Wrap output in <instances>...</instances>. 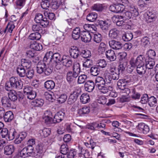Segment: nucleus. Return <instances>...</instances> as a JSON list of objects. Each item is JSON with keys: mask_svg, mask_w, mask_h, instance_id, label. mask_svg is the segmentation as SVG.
<instances>
[{"mask_svg": "<svg viewBox=\"0 0 158 158\" xmlns=\"http://www.w3.org/2000/svg\"><path fill=\"white\" fill-rule=\"evenodd\" d=\"M116 25L118 26H123V28L124 29H128L131 27L130 26L128 25L123 20H117Z\"/></svg>", "mask_w": 158, "mask_h": 158, "instance_id": "6e6d98bb", "label": "nucleus"}, {"mask_svg": "<svg viewBox=\"0 0 158 158\" xmlns=\"http://www.w3.org/2000/svg\"><path fill=\"white\" fill-rule=\"evenodd\" d=\"M106 45L104 43L102 42L100 43L98 47V51L101 53H102L104 52L106 49Z\"/></svg>", "mask_w": 158, "mask_h": 158, "instance_id": "774afa93", "label": "nucleus"}, {"mask_svg": "<svg viewBox=\"0 0 158 158\" xmlns=\"http://www.w3.org/2000/svg\"><path fill=\"white\" fill-rule=\"evenodd\" d=\"M63 65L67 67L72 66L73 61L68 56H63L62 58V61Z\"/></svg>", "mask_w": 158, "mask_h": 158, "instance_id": "f8f14e48", "label": "nucleus"}, {"mask_svg": "<svg viewBox=\"0 0 158 158\" xmlns=\"http://www.w3.org/2000/svg\"><path fill=\"white\" fill-rule=\"evenodd\" d=\"M30 48L35 50L39 51L43 49L42 45L40 43H38L36 41L31 42L30 45Z\"/></svg>", "mask_w": 158, "mask_h": 158, "instance_id": "a211bd4d", "label": "nucleus"}, {"mask_svg": "<svg viewBox=\"0 0 158 158\" xmlns=\"http://www.w3.org/2000/svg\"><path fill=\"white\" fill-rule=\"evenodd\" d=\"M87 77L85 74L81 75L79 76L77 80V83L78 84H83L85 82L87 79Z\"/></svg>", "mask_w": 158, "mask_h": 158, "instance_id": "13d9d810", "label": "nucleus"}, {"mask_svg": "<svg viewBox=\"0 0 158 158\" xmlns=\"http://www.w3.org/2000/svg\"><path fill=\"white\" fill-rule=\"evenodd\" d=\"M52 114L50 111H47L45 113V116L43 117L45 123L47 124H50L53 121Z\"/></svg>", "mask_w": 158, "mask_h": 158, "instance_id": "f3484780", "label": "nucleus"}, {"mask_svg": "<svg viewBox=\"0 0 158 158\" xmlns=\"http://www.w3.org/2000/svg\"><path fill=\"white\" fill-rule=\"evenodd\" d=\"M98 25L104 31H106L108 30L110 25V24L107 23V21L102 20L99 21Z\"/></svg>", "mask_w": 158, "mask_h": 158, "instance_id": "5701e85b", "label": "nucleus"}, {"mask_svg": "<svg viewBox=\"0 0 158 158\" xmlns=\"http://www.w3.org/2000/svg\"><path fill=\"white\" fill-rule=\"evenodd\" d=\"M1 102L2 106L4 107L10 108L11 106L12 102L7 97H2L1 98Z\"/></svg>", "mask_w": 158, "mask_h": 158, "instance_id": "4468645a", "label": "nucleus"}, {"mask_svg": "<svg viewBox=\"0 0 158 158\" xmlns=\"http://www.w3.org/2000/svg\"><path fill=\"white\" fill-rule=\"evenodd\" d=\"M67 98L65 94H63L57 98V101L60 103H63L66 101Z\"/></svg>", "mask_w": 158, "mask_h": 158, "instance_id": "69168bd1", "label": "nucleus"}, {"mask_svg": "<svg viewBox=\"0 0 158 158\" xmlns=\"http://www.w3.org/2000/svg\"><path fill=\"white\" fill-rule=\"evenodd\" d=\"M98 126L97 124V122H93L87 125L86 128L91 130H97V126Z\"/></svg>", "mask_w": 158, "mask_h": 158, "instance_id": "680f3d73", "label": "nucleus"}, {"mask_svg": "<svg viewBox=\"0 0 158 158\" xmlns=\"http://www.w3.org/2000/svg\"><path fill=\"white\" fill-rule=\"evenodd\" d=\"M27 156H34V148L31 145H28L27 146Z\"/></svg>", "mask_w": 158, "mask_h": 158, "instance_id": "bf43d9fd", "label": "nucleus"}, {"mask_svg": "<svg viewBox=\"0 0 158 158\" xmlns=\"http://www.w3.org/2000/svg\"><path fill=\"white\" fill-rule=\"evenodd\" d=\"M80 30L79 27H76L73 31L72 36L75 40H77L81 36Z\"/></svg>", "mask_w": 158, "mask_h": 158, "instance_id": "bb28decb", "label": "nucleus"}, {"mask_svg": "<svg viewBox=\"0 0 158 158\" xmlns=\"http://www.w3.org/2000/svg\"><path fill=\"white\" fill-rule=\"evenodd\" d=\"M15 27V26L13 23L12 22L9 23L4 30V33L6 34L8 33H11Z\"/></svg>", "mask_w": 158, "mask_h": 158, "instance_id": "c756f323", "label": "nucleus"}, {"mask_svg": "<svg viewBox=\"0 0 158 158\" xmlns=\"http://www.w3.org/2000/svg\"><path fill=\"white\" fill-rule=\"evenodd\" d=\"M98 15L97 13L92 12L89 13L86 17V19L89 22H94L97 18Z\"/></svg>", "mask_w": 158, "mask_h": 158, "instance_id": "72a5a7b5", "label": "nucleus"}, {"mask_svg": "<svg viewBox=\"0 0 158 158\" xmlns=\"http://www.w3.org/2000/svg\"><path fill=\"white\" fill-rule=\"evenodd\" d=\"M92 8L98 11H102L104 9V6L102 4H96L92 6Z\"/></svg>", "mask_w": 158, "mask_h": 158, "instance_id": "864d4df0", "label": "nucleus"}, {"mask_svg": "<svg viewBox=\"0 0 158 158\" xmlns=\"http://www.w3.org/2000/svg\"><path fill=\"white\" fill-rule=\"evenodd\" d=\"M3 118L5 122H10L14 118L13 113L11 111H7L5 112Z\"/></svg>", "mask_w": 158, "mask_h": 158, "instance_id": "2eb2a0df", "label": "nucleus"}, {"mask_svg": "<svg viewBox=\"0 0 158 158\" xmlns=\"http://www.w3.org/2000/svg\"><path fill=\"white\" fill-rule=\"evenodd\" d=\"M128 10L132 14V16L133 17L137 16L139 15V13L137 9L134 6H131Z\"/></svg>", "mask_w": 158, "mask_h": 158, "instance_id": "052dcab7", "label": "nucleus"}, {"mask_svg": "<svg viewBox=\"0 0 158 158\" xmlns=\"http://www.w3.org/2000/svg\"><path fill=\"white\" fill-rule=\"evenodd\" d=\"M27 133L25 132H22L19 135L18 137L16 138L14 141L15 144H18L21 142L27 136Z\"/></svg>", "mask_w": 158, "mask_h": 158, "instance_id": "cd10ccee", "label": "nucleus"}, {"mask_svg": "<svg viewBox=\"0 0 158 158\" xmlns=\"http://www.w3.org/2000/svg\"><path fill=\"white\" fill-rule=\"evenodd\" d=\"M80 100L82 103L85 104L90 101L89 96L86 93L83 94L80 97Z\"/></svg>", "mask_w": 158, "mask_h": 158, "instance_id": "473e14b6", "label": "nucleus"}, {"mask_svg": "<svg viewBox=\"0 0 158 158\" xmlns=\"http://www.w3.org/2000/svg\"><path fill=\"white\" fill-rule=\"evenodd\" d=\"M81 38L82 41L87 43L90 41L92 36L89 32L84 31L81 32Z\"/></svg>", "mask_w": 158, "mask_h": 158, "instance_id": "6e6552de", "label": "nucleus"}, {"mask_svg": "<svg viewBox=\"0 0 158 158\" xmlns=\"http://www.w3.org/2000/svg\"><path fill=\"white\" fill-rule=\"evenodd\" d=\"M22 81L16 77H12L10 78L9 81L7 82L5 85V89L9 91L12 89H20L23 87Z\"/></svg>", "mask_w": 158, "mask_h": 158, "instance_id": "f257e3e1", "label": "nucleus"}, {"mask_svg": "<svg viewBox=\"0 0 158 158\" xmlns=\"http://www.w3.org/2000/svg\"><path fill=\"white\" fill-rule=\"evenodd\" d=\"M69 52L71 57L74 59L77 58L80 55L79 49L74 46L71 47L69 50Z\"/></svg>", "mask_w": 158, "mask_h": 158, "instance_id": "9d476101", "label": "nucleus"}, {"mask_svg": "<svg viewBox=\"0 0 158 158\" xmlns=\"http://www.w3.org/2000/svg\"><path fill=\"white\" fill-rule=\"evenodd\" d=\"M109 44L110 48L116 50L121 49L123 46V44L121 42L114 40L110 41Z\"/></svg>", "mask_w": 158, "mask_h": 158, "instance_id": "20e7f679", "label": "nucleus"}, {"mask_svg": "<svg viewBox=\"0 0 158 158\" xmlns=\"http://www.w3.org/2000/svg\"><path fill=\"white\" fill-rule=\"evenodd\" d=\"M131 82L130 79L127 80L126 79L119 80L118 82L117 85L118 88L121 90L124 89L126 86V83H128Z\"/></svg>", "mask_w": 158, "mask_h": 158, "instance_id": "6ab92c4d", "label": "nucleus"}, {"mask_svg": "<svg viewBox=\"0 0 158 158\" xmlns=\"http://www.w3.org/2000/svg\"><path fill=\"white\" fill-rule=\"evenodd\" d=\"M41 38V35L40 33L36 32L31 34L29 36L28 38L31 40H39Z\"/></svg>", "mask_w": 158, "mask_h": 158, "instance_id": "4c0bfd02", "label": "nucleus"}, {"mask_svg": "<svg viewBox=\"0 0 158 158\" xmlns=\"http://www.w3.org/2000/svg\"><path fill=\"white\" fill-rule=\"evenodd\" d=\"M137 129L140 132L144 134H147L149 131L148 126L143 123H140L136 127Z\"/></svg>", "mask_w": 158, "mask_h": 158, "instance_id": "1a4fd4ad", "label": "nucleus"}, {"mask_svg": "<svg viewBox=\"0 0 158 158\" xmlns=\"http://www.w3.org/2000/svg\"><path fill=\"white\" fill-rule=\"evenodd\" d=\"M65 115V113L61 111L57 112L54 115L53 122L54 123H59L62 121Z\"/></svg>", "mask_w": 158, "mask_h": 158, "instance_id": "0eeeda50", "label": "nucleus"}, {"mask_svg": "<svg viewBox=\"0 0 158 158\" xmlns=\"http://www.w3.org/2000/svg\"><path fill=\"white\" fill-rule=\"evenodd\" d=\"M147 69L145 65H139L136 67L137 73L139 75L142 76L146 73Z\"/></svg>", "mask_w": 158, "mask_h": 158, "instance_id": "f704fd0d", "label": "nucleus"}, {"mask_svg": "<svg viewBox=\"0 0 158 158\" xmlns=\"http://www.w3.org/2000/svg\"><path fill=\"white\" fill-rule=\"evenodd\" d=\"M34 75V71L32 69H28L26 71V77L29 79L32 78Z\"/></svg>", "mask_w": 158, "mask_h": 158, "instance_id": "603ef678", "label": "nucleus"}, {"mask_svg": "<svg viewBox=\"0 0 158 158\" xmlns=\"http://www.w3.org/2000/svg\"><path fill=\"white\" fill-rule=\"evenodd\" d=\"M20 65L24 68L29 69L31 65V62L29 60L23 59L21 60V65Z\"/></svg>", "mask_w": 158, "mask_h": 158, "instance_id": "7c9ffc66", "label": "nucleus"}, {"mask_svg": "<svg viewBox=\"0 0 158 158\" xmlns=\"http://www.w3.org/2000/svg\"><path fill=\"white\" fill-rule=\"evenodd\" d=\"M9 91L10 92L8 94L9 98L12 102L16 101L17 100L18 95L16 92L14 90Z\"/></svg>", "mask_w": 158, "mask_h": 158, "instance_id": "393cba45", "label": "nucleus"}, {"mask_svg": "<svg viewBox=\"0 0 158 158\" xmlns=\"http://www.w3.org/2000/svg\"><path fill=\"white\" fill-rule=\"evenodd\" d=\"M120 74L119 73L116 71L113 73H110V75H105L106 81L108 83H110L112 79L114 80H118L119 78Z\"/></svg>", "mask_w": 158, "mask_h": 158, "instance_id": "7ed1b4c3", "label": "nucleus"}, {"mask_svg": "<svg viewBox=\"0 0 158 158\" xmlns=\"http://www.w3.org/2000/svg\"><path fill=\"white\" fill-rule=\"evenodd\" d=\"M97 87L100 91L102 93L106 94L108 92L107 86L105 85V84L99 85Z\"/></svg>", "mask_w": 158, "mask_h": 158, "instance_id": "4d7b16f0", "label": "nucleus"}, {"mask_svg": "<svg viewBox=\"0 0 158 158\" xmlns=\"http://www.w3.org/2000/svg\"><path fill=\"white\" fill-rule=\"evenodd\" d=\"M78 91V90H76L70 95L68 100V103L69 104H73L76 101L80 95V93Z\"/></svg>", "mask_w": 158, "mask_h": 158, "instance_id": "423d86ee", "label": "nucleus"}, {"mask_svg": "<svg viewBox=\"0 0 158 158\" xmlns=\"http://www.w3.org/2000/svg\"><path fill=\"white\" fill-rule=\"evenodd\" d=\"M16 134V132L15 130H10L7 136V138L9 140H12L15 137V136Z\"/></svg>", "mask_w": 158, "mask_h": 158, "instance_id": "338daca9", "label": "nucleus"}, {"mask_svg": "<svg viewBox=\"0 0 158 158\" xmlns=\"http://www.w3.org/2000/svg\"><path fill=\"white\" fill-rule=\"evenodd\" d=\"M55 86V83L52 80H49L46 81L44 84V87L50 91L54 88Z\"/></svg>", "mask_w": 158, "mask_h": 158, "instance_id": "a878e982", "label": "nucleus"}, {"mask_svg": "<svg viewBox=\"0 0 158 158\" xmlns=\"http://www.w3.org/2000/svg\"><path fill=\"white\" fill-rule=\"evenodd\" d=\"M46 64L44 62H39L36 66V71L38 73L41 74L44 73Z\"/></svg>", "mask_w": 158, "mask_h": 158, "instance_id": "aec40b11", "label": "nucleus"}, {"mask_svg": "<svg viewBox=\"0 0 158 158\" xmlns=\"http://www.w3.org/2000/svg\"><path fill=\"white\" fill-rule=\"evenodd\" d=\"M94 87V83L92 80L87 81L85 84V90L89 92L92 91Z\"/></svg>", "mask_w": 158, "mask_h": 158, "instance_id": "9b49d317", "label": "nucleus"}, {"mask_svg": "<svg viewBox=\"0 0 158 158\" xmlns=\"http://www.w3.org/2000/svg\"><path fill=\"white\" fill-rule=\"evenodd\" d=\"M119 33V31L117 28H112L109 31V36L111 39H116Z\"/></svg>", "mask_w": 158, "mask_h": 158, "instance_id": "b1692460", "label": "nucleus"}, {"mask_svg": "<svg viewBox=\"0 0 158 158\" xmlns=\"http://www.w3.org/2000/svg\"><path fill=\"white\" fill-rule=\"evenodd\" d=\"M148 16V19L147 20V22L150 23L151 22L155 21L156 20L157 18V16L156 15L152 12H149L147 14Z\"/></svg>", "mask_w": 158, "mask_h": 158, "instance_id": "79ce46f5", "label": "nucleus"}, {"mask_svg": "<svg viewBox=\"0 0 158 158\" xmlns=\"http://www.w3.org/2000/svg\"><path fill=\"white\" fill-rule=\"evenodd\" d=\"M155 64V63L153 60L148 59L146 60L145 66L146 67V69H152Z\"/></svg>", "mask_w": 158, "mask_h": 158, "instance_id": "ea45409f", "label": "nucleus"}, {"mask_svg": "<svg viewBox=\"0 0 158 158\" xmlns=\"http://www.w3.org/2000/svg\"><path fill=\"white\" fill-rule=\"evenodd\" d=\"M107 69L108 71L110 72V73H113L114 72L117 71L116 65L114 63L110 64Z\"/></svg>", "mask_w": 158, "mask_h": 158, "instance_id": "0e129e2a", "label": "nucleus"}, {"mask_svg": "<svg viewBox=\"0 0 158 158\" xmlns=\"http://www.w3.org/2000/svg\"><path fill=\"white\" fill-rule=\"evenodd\" d=\"M81 69L80 68V65L78 63H74L73 67V73H75V74H77L79 75Z\"/></svg>", "mask_w": 158, "mask_h": 158, "instance_id": "a18cd8bd", "label": "nucleus"}, {"mask_svg": "<svg viewBox=\"0 0 158 158\" xmlns=\"http://www.w3.org/2000/svg\"><path fill=\"white\" fill-rule=\"evenodd\" d=\"M69 151L68 145L66 144H62L60 148V153L64 155H65L68 153Z\"/></svg>", "mask_w": 158, "mask_h": 158, "instance_id": "09e8293b", "label": "nucleus"}, {"mask_svg": "<svg viewBox=\"0 0 158 158\" xmlns=\"http://www.w3.org/2000/svg\"><path fill=\"white\" fill-rule=\"evenodd\" d=\"M157 103V99L153 96L149 98L148 103L150 107H153L156 106Z\"/></svg>", "mask_w": 158, "mask_h": 158, "instance_id": "37998d69", "label": "nucleus"}, {"mask_svg": "<svg viewBox=\"0 0 158 158\" xmlns=\"http://www.w3.org/2000/svg\"><path fill=\"white\" fill-rule=\"evenodd\" d=\"M15 147L13 145H8L4 148V153L7 155L11 154L14 151Z\"/></svg>", "mask_w": 158, "mask_h": 158, "instance_id": "412c9836", "label": "nucleus"}, {"mask_svg": "<svg viewBox=\"0 0 158 158\" xmlns=\"http://www.w3.org/2000/svg\"><path fill=\"white\" fill-rule=\"evenodd\" d=\"M93 64L92 60L86 59L83 61V66L85 68H89Z\"/></svg>", "mask_w": 158, "mask_h": 158, "instance_id": "de8ad7c7", "label": "nucleus"}, {"mask_svg": "<svg viewBox=\"0 0 158 158\" xmlns=\"http://www.w3.org/2000/svg\"><path fill=\"white\" fill-rule=\"evenodd\" d=\"M26 56L28 58L31 59L33 62L35 63H36L39 60V58L37 56V54L33 51L29 50L27 51Z\"/></svg>", "mask_w": 158, "mask_h": 158, "instance_id": "39448f33", "label": "nucleus"}, {"mask_svg": "<svg viewBox=\"0 0 158 158\" xmlns=\"http://www.w3.org/2000/svg\"><path fill=\"white\" fill-rule=\"evenodd\" d=\"M17 73L21 77H24L26 75V70L25 68L19 65L17 68Z\"/></svg>", "mask_w": 158, "mask_h": 158, "instance_id": "c85d7f7f", "label": "nucleus"}, {"mask_svg": "<svg viewBox=\"0 0 158 158\" xmlns=\"http://www.w3.org/2000/svg\"><path fill=\"white\" fill-rule=\"evenodd\" d=\"M99 69L97 66H93L90 69V73L91 75L96 76L99 73Z\"/></svg>", "mask_w": 158, "mask_h": 158, "instance_id": "49530a36", "label": "nucleus"}, {"mask_svg": "<svg viewBox=\"0 0 158 158\" xmlns=\"http://www.w3.org/2000/svg\"><path fill=\"white\" fill-rule=\"evenodd\" d=\"M44 103V100L41 98L37 99L32 102V105L35 107L42 106Z\"/></svg>", "mask_w": 158, "mask_h": 158, "instance_id": "c03bdc74", "label": "nucleus"}, {"mask_svg": "<svg viewBox=\"0 0 158 158\" xmlns=\"http://www.w3.org/2000/svg\"><path fill=\"white\" fill-rule=\"evenodd\" d=\"M32 30L34 31L40 33V34L44 33V31L42 30V28L41 27L40 25L37 23L33 25Z\"/></svg>", "mask_w": 158, "mask_h": 158, "instance_id": "2f4dec72", "label": "nucleus"}, {"mask_svg": "<svg viewBox=\"0 0 158 158\" xmlns=\"http://www.w3.org/2000/svg\"><path fill=\"white\" fill-rule=\"evenodd\" d=\"M78 76V75L75 74V73L72 71H69L67 73V80L69 83L74 82Z\"/></svg>", "mask_w": 158, "mask_h": 158, "instance_id": "dca6fc26", "label": "nucleus"}, {"mask_svg": "<svg viewBox=\"0 0 158 158\" xmlns=\"http://www.w3.org/2000/svg\"><path fill=\"white\" fill-rule=\"evenodd\" d=\"M36 150L37 153H41V155H42L45 151V148H44L43 144H39L37 145L36 147Z\"/></svg>", "mask_w": 158, "mask_h": 158, "instance_id": "5fc2aeb1", "label": "nucleus"}, {"mask_svg": "<svg viewBox=\"0 0 158 158\" xmlns=\"http://www.w3.org/2000/svg\"><path fill=\"white\" fill-rule=\"evenodd\" d=\"M106 82H107L106 81L105 79H105L102 77H97L95 79V83L97 87L103 84H105Z\"/></svg>", "mask_w": 158, "mask_h": 158, "instance_id": "e433bc0d", "label": "nucleus"}, {"mask_svg": "<svg viewBox=\"0 0 158 158\" xmlns=\"http://www.w3.org/2000/svg\"><path fill=\"white\" fill-rule=\"evenodd\" d=\"M90 111V107L88 106H84L79 110L78 113L80 115L82 116L88 114Z\"/></svg>", "mask_w": 158, "mask_h": 158, "instance_id": "58836bf2", "label": "nucleus"}, {"mask_svg": "<svg viewBox=\"0 0 158 158\" xmlns=\"http://www.w3.org/2000/svg\"><path fill=\"white\" fill-rule=\"evenodd\" d=\"M106 58L110 61L115 60L116 58V56L114 51L111 50H108L106 52Z\"/></svg>", "mask_w": 158, "mask_h": 158, "instance_id": "ddd939ff", "label": "nucleus"}, {"mask_svg": "<svg viewBox=\"0 0 158 158\" xmlns=\"http://www.w3.org/2000/svg\"><path fill=\"white\" fill-rule=\"evenodd\" d=\"M67 158H74L76 155L75 149H70L67 154Z\"/></svg>", "mask_w": 158, "mask_h": 158, "instance_id": "e2e57ef3", "label": "nucleus"}, {"mask_svg": "<svg viewBox=\"0 0 158 158\" xmlns=\"http://www.w3.org/2000/svg\"><path fill=\"white\" fill-rule=\"evenodd\" d=\"M91 55V52L88 50H82L80 52V55L85 59L89 58Z\"/></svg>", "mask_w": 158, "mask_h": 158, "instance_id": "c9c22d12", "label": "nucleus"}, {"mask_svg": "<svg viewBox=\"0 0 158 158\" xmlns=\"http://www.w3.org/2000/svg\"><path fill=\"white\" fill-rule=\"evenodd\" d=\"M102 39V36L101 35L98 33H97L94 34L93 40L94 41L97 43H100Z\"/></svg>", "mask_w": 158, "mask_h": 158, "instance_id": "3c124183", "label": "nucleus"}, {"mask_svg": "<svg viewBox=\"0 0 158 158\" xmlns=\"http://www.w3.org/2000/svg\"><path fill=\"white\" fill-rule=\"evenodd\" d=\"M133 35L131 33H127L123 35V39L125 41H128L131 40L133 38Z\"/></svg>", "mask_w": 158, "mask_h": 158, "instance_id": "8fccbe9b", "label": "nucleus"}, {"mask_svg": "<svg viewBox=\"0 0 158 158\" xmlns=\"http://www.w3.org/2000/svg\"><path fill=\"white\" fill-rule=\"evenodd\" d=\"M121 15H117V18L119 19H130L132 16V14L129 10L126 11H123Z\"/></svg>", "mask_w": 158, "mask_h": 158, "instance_id": "4be33fe9", "label": "nucleus"}, {"mask_svg": "<svg viewBox=\"0 0 158 158\" xmlns=\"http://www.w3.org/2000/svg\"><path fill=\"white\" fill-rule=\"evenodd\" d=\"M109 9L111 11L114 13H122L124 9V7L122 4H114L110 6Z\"/></svg>", "mask_w": 158, "mask_h": 158, "instance_id": "f03ea898", "label": "nucleus"}, {"mask_svg": "<svg viewBox=\"0 0 158 158\" xmlns=\"http://www.w3.org/2000/svg\"><path fill=\"white\" fill-rule=\"evenodd\" d=\"M137 58V60L138 61L139 65H145L147 59L144 56L140 55Z\"/></svg>", "mask_w": 158, "mask_h": 158, "instance_id": "a19ab883", "label": "nucleus"}]
</instances>
